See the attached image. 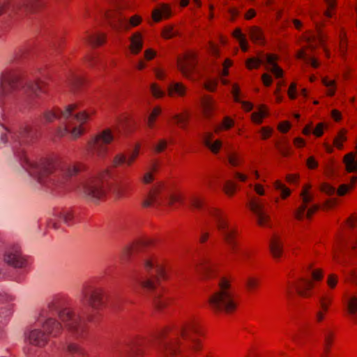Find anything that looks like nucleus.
Instances as JSON below:
<instances>
[{"instance_id":"63","label":"nucleus","mask_w":357,"mask_h":357,"mask_svg":"<svg viewBox=\"0 0 357 357\" xmlns=\"http://www.w3.org/2000/svg\"><path fill=\"white\" fill-rule=\"evenodd\" d=\"M261 78L265 86H269L271 84L272 79L268 74H263Z\"/></svg>"},{"instance_id":"62","label":"nucleus","mask_w":357,"mask_h":357,"mask_svg":"<svg viewBox=\"0 0 357 357\" xmlns=\"http://www.w3.org/2000/svg\"><path fill=\"white\" fill-rule=\"evenodd\" d=\"M324 125L322 123H319L317 126L313 131L314 135L317 137H320L323 134Z\"/></svg>"},{"instance_id":"25","label":"nucleus","mask_w":357,"mask_h":357,"mask_svg":"<svg viewBox=\"0 0 357 357\" xmlns=\"http://www.w3.org/2000/svg\"><path fill=\"white\" fill-rule=\"evenodd\" d=\"M346 304L347 307V312L351 316V319L357 322V296L348 295L346 296Z\"/></svg>"},{"instance_id":"6","label":"nucleus","mask_w":357,"mask_h":357,"mask_svg":"<svg viewBox=\"0 0 357 357\" xmlns=\"http://www.w3.org/2000/svg\"><path fill=\"white\" fill-rule=\"evenodd\" d=\"M144 268L150 273L151 277H147L142 273H137L132 277V285L134 289L138 287L146 291L155 289V284L152 277L163 280L168 278L169 268L163 264L155 261L153 258H146L143 262Z\"/></svg>"},{"instance_id":"4","label":"nucleus","mask_w":357,"mask_h":357,"mask_svg":"<svg viewBox=\"0 0 357 357\" xmlns=\"http://www.w3.org/2000/svg\"><path fill=\"white\" fill-rule=\"evenodd\" d=\"M77 107L76 104L68 105L63 111L59 109L46 111L43 116L48 123L58 119L61 126L57 129L56 133L62 137L70 134L73 138H77L82 135L84 130L82 126L89 119V114L86 112L74 113Z\"/></svg>"},{"instance_id":"48","label":"nucleus","mask_w":357,"mask_h":357,"mask_svg":"<svg viewBox=\"0 0 357 357\" xmlns=\"http://www.w3.org/2000/svg\"><path fill=\"white\" fill-rule=\"evenodd\" d=\"M26 50L24 48H20L16 50L11 56V61H18L24 58L26 55Z\"/></svg>"},{"instance_id":"7","label":"nucleus","mask_w":357,"mask_h":357,"mask_svg":"<svg viewBox=\"0 0 357 357\" xmlns=\"http://www.w3.org/2000/svg\"><path fill=\"white\" fill-rule=\"evenodd\" d=\"M208 305L214 312L230 313L235 310L237 302L227 279L219 280L218 289L208 298Z\"/></svg>"},{"instance_id":"51","label":"nucleus","mask_w":357,"mask_h":357,"mask_svg":"<svg viewBox=\"0 0 357 357\" xmlns=\"http://www.w3.org/2000/svg\"><path fill=\"white\" fill-rule=\"evenodd\" d=\"M233 124L234 122L231 119H229V117H225L224 119L222 126L215 128V132H218L219 130L221 129V128H223L225 129H229L233 126Z\"/></svg>"},{"instance_id":"47","label":"nucleus","mask_w":357,"mask_h":357,"mask_svg":"<svg viewBox=\"0 0 357 357\" xmlns=\"http://www.w3.org/2000/svg\"><path fill=\"white\" fill-rule=\"evenodd\" d=\"M151 91L155 98H162L165 96V92L161 90L156 84L151 85Z\"/></svg>"},{"instance_id":"29","label":"nucleus","mask_w":357,"mask_h":357,"mask_svg":"<svg viewBox=\"0 0 357 357\" xmlns=\"http://www.w3.org/2000/svg\"><path fill=\"white\" fill-rule=\"evenodd\" d=\"M269 248L275 258L280 257L282 252V243L278 236H274L272 237L270 241Z\"/></svg>"},{"instance_id":"37","label":"nucleus","mask_w":357,"mask_h":357,"mask_svg":"<svg viewBox=\"0 0 357 357\" xmlns=\"http://www.w3.org/2000/svg\"><path fill=\"white\" fill-rule=\"evenodd\" d=\"M333 333L329 331H324V353L321 354V357H326V354L329 351V347L332 342Z\"/></svg>"},{"instance_id":"44","label":"nucleus","mask_w":357,"mask_h":357,"mask_svg":"<svg viewBox=\"0 0 357 357\" xmlns=\"http://www.w3.org/2000/svg\"><path fill=\"white\" fill-rule=\"evenodd\" d=\"M245 283L246 287L249 290H252L257 287L259 280L257 278H255L253 277H248L246 278Z\"/></svg>"},{"instance_id":"43","label":"nucleus","mask_w":357,"mask_h":357,"mask_svg":"<svg viewBox=\"0 0 357 357\" xmlns=\"http://www.w3.org/2000/svg\"><path fill=\"white\" fill-rule=\"evenodd\" d=\"M322 83L324 86L328 88L327 94L330 96H333L335 91V82L334 80H328L327 78L324 77L322 79Z\"/></svg>"},{"instance_id":"41","label":"nucleus","mask_w":357,"mask_h":357,"mask_svg":"<svg viewBox=\"0 0 357 357\" xmlns=\"http://www.w3.org/2000/svg\"><path fill=\"white\" fill-rule=\"evenodd\" d=\"M275 188L280 192L282 198H286L290 195V190L280 181H276L274 183Z\"/></svg>"},{"instance_id":"56","label":"nucleus","mask_w":357,"mask_h":357,"mask_svg":"<svg viewBox=\"0 0 357 357\" xmlns=\"http://www.w3.org/2000/svg\"><path fill=\"white\" fill-rule=\"evenodd\" d=\"M325 1L327 5V7H328V10H326L324 13V15L328 17H331V14L329 10L333 9L335 7V0H325Z\"/></svg>"},{"instance_id":"5","label":"nucleus","mask_w":357,"mask_h":357,"mask_svg":"<svg viewBox=\"0 0 357 357\" xmlns=\"http://www.w3.org/2000/svg\"><path fill=\"white\" fill-rule=\"evenodd\" d=\"M190 204L194 208L205 211L206 213L212 216L215 220L217 228L219 230L222 238L229 251L235 254L238 250V243L236 240L237 232L236 229L231 227L227 221L222 216L221 213L216 209L210 207L204 208V202L198 197L190 198Z\"/></svg>"},{"instance_id":"45","label":"nucleus","mask_w":357,"mask_h":357,"mask_svg":"<svg viewBox=\"0 0 357 357\" xmlns=\"http://www.w3.org/2000/svg\"><path fill=\"white\" fill-rule=\"evenodd\" d=\"M227 160L233 167H236L239 164V158L236 153H227Z\"/></svg>"},{"instance_id":"49","label":"nucleus","mask_w":357,"mask_h":357,"mask_svg":"<svg viewBox=\"0 0 357 357\" xmlns=\"http://www.w3.org/2000/svg\"><path fill=\"white\" fill-rule=\"evenodd\" d=\"M346 140V137L344 135V132L343 131H340L337 136L334 139V144L338 149H342V142Z\"/></svg>"},{"instance_id":"50","label":"nucleus","mask_w":357,"mask_h":357,"mask_svg":"<svg viewBox=\"0 0 357 357\" xmlns=\"http://www.w3.org/2000/svg\"><path fill=\"white\" fill-rule=\"evenodd\" d=\"M307 273H309L314 280H320L322 278V271L319 269L312 270L310 267L307 270Z\"/></svg>"},{"instance_id":"52","label":"nucleus","mask_w":357,"mask_h":357,"mask_svg":"<svg viewBox=\"0 0 357 357\" xmlns=\"http://www.w3.org/2000/svg\"><path fill=\"white\" fill-rule=\"evenodd\" d=\"M10 310L6 309L5 312L2 311L0 312V324L6 325L8 323V317L10 315Z\"/></svg>"},{"instance_id":"23","label":"nucleus","mask_w":357,"mask_h":357,"mask_svg":"<svg viewBox=\"0 0 357 357\" xmlns=\"http://www.w3.org/2000/svg\"><path fill=\"white\" fill-rule=\"evenodd\" d=\"M294 287L297 293L301 296H307V290L313 287V283L307 276L301 278L295 284Z\"/></svg>"},{"instance_id":"27","label":"nucleus","mask_w":357,"mask_h":357,"mask_svg":"<svg viewBox=\"0 0 357 357\" xmlns=\"http://www.w3.org/2000/svg\"><path fill=\"white\" fill-rule=\"evenodd\" d=\"M320 307L322 310H319L316 312L315 317L318 322L323 321L324 318V312H327L328 305L331 303L332 298L328 296H321L319 298Z\"/></svg>"},{"instance_id":"2","label":"nucleus","mask_w":357,"mask_h":357,"mask_svg":"<svg viewBox=\"0 0 357 357\" xmlns=\"http://www.w3.org/2000/svg\"><path fill=\"white\" fill-rule=\"evenodd\" d=\"M104 292L101 288L86 286L82 289L79 301L81 307L77 311L67 307L68 298L63 294H56L48 297L40 316L46 317L57 314L68 332L63 351L72 357L84 355L83 348L75 342L84 337L86 322L92 321L95 313L102 306Z\"/></svg>"},{"instance_id":"19","label":"nucleus","mask_w":357,"mask_h":357,"mask_svg":"<svg viewBox=\"0 0 357 357\" xmlns=\"http://www.w3.org/2000/svg\"><path fill=\"white\" fill-rule=\"evenodd\" d=\"M248 205L255 215L258 225L262 227L268 225L270 217L265 211L264 204L259 199H252Z\"/></svg>"},{"instance_id":"64","label":"nucleus","mask_w":357,"mask_h":357,"mask_svg":"<svg viewBox=\"0 0 357 357\" xmlns=\"http://www.w3.org/2000/svg\"><path fill=\"white\" fill-rule=\"evenodd\" d=\"M233 36L234 38H236L237 40H238L239 41L241 40H243L245 39V36L244 35L241 33V31L240 29H236L234 33H233Z\"/></svg>"},{"instance_id":"32","label":"nucleus","mask_w":357,"mask_h":357,"mask_svg":"<svg viewBox=\"0 0 357 357\" xmlns=\"http://www.w3.org/2000/svg\"><path fill=\"white\" fill-rule=\"evenodd\" d=\"M130 50L133 54H138L142 48L143 41L142 35L135 33L130 38Z\"/></svg>"},{"instance_id":"12","label":"nucleus","mask_w":357,"mask_h":357,"mask_svg":"<svg viewBox=\"0 0 357 357\" xmlns=\"http://www.w3.org/2000/svg\"><path fill=\"white\" fill-rule=\"evenodd\" d=\"M277 56L273 54H267L263 56L261 58L251 57L246 60V67L251 70L253 68H258L259 66L266 62L267 66L266 69L270 70L276 78H280L283 75V71L277 63Z\"/></svg>"},{"instance_id":"21","label":"nucleus","mask_w":357,"mask_h":357,"mask_svg":"<svg viewBox=\"0 0 357 357\" xmlns=\"http://www.w3.org/2000/svg\"><path fill=\"white\" fill-rule=\"evenodd\" d=\"M54 218L51 219V222L54 228H57V222H63L68 226H72L76 222V215L73 210L70 208H64L56 210L53 214Z\"/></svg>"},{"instance_id":"42","label":"nucleus","mask_w":357,"mask_h":357,"mask_svg":"<svg viewBox=\"0 0 357 357\" xmlns=\"http://www.w3.org/2000/svg\"><path fill=\"white\" fill-rule=\"evenodd\" d=\"M236 189V185L231 181H226L223 185V190L225 192L229 195L232 196Z\"/></svg>"},{"instance_id":"28","label":"nucleus","mask_w":357,"mask_h":357,"mask_svg":"<svg viewBox=\"0 0 357 357\" xmlns=\"http://www.w3.org/2000/svg\"><path fill=\"white\" fill-rule=\"evenodd\" d=\"M171 15L170 8L165 4H162L160 7L153 10L152 17L155 22H159L162 17L168 18Z\"/></svg>"},{"instance_id":"53","label":"nucleus","mask_w":357,"mask_h":357,"mask_svg":"<svg viewBox=\"0 0 357 357\" xmlns=\"http://www.w3.org/2000/svg\"><path fill=\"white\" fill-rule=\"evenodd\" d=\"M167 145V142L165 139H160L159 142L155 145L154 151L157 153H160L165 149Z\"/></svg>"},{"instance_id":"20","label":"nucleus","mask_w":357,"mask_h":357,"mask_svg":"<svg viewBox=\"0 0 357 357\" xmlns=\"http://www.w3.org/2000/svg\"><path fill=\"white\" fill-rule=\"evenodd\" d=\"M24 336L27 342L38 347H45L49 341L47 335L38 328L29 329L25 333Z\"/></svg>"},{"instance_id":"24","label":"nucleus","mask_w":357,"mask_h":357,"mask_svg":"<svg viewBox=\"0 0 357 357\" xmlns=\"http://www.w3.org/2000/svg\"><path fill=\"white\" fill-rule=\"evenodd\" d=\"M139 153V146H137L133 152L130 154V155L127 158L126 155L123 154H119L115 156L113 160V165L114 166L120 165L123 163H126L128 165H131L135 158L137 157Z\"/></svg>"},{"instance_id":"16","label":"nucleus","mask_w":357,"mask_h":357,"mask_svg":"<svg viewBox=\"0 0 357 357\" xmlns=\"http://www.w3.org/2000/svg\"><path fill=\"white\" fill-rule=\"evenodd\" d=\"M197 63L196 55L193 52L186 53L177 61L178 70L187 78H190L192 73L195 70Z\"/></svg>"},{"instance_id":"22","label":"nucleus","mask_w":357,"mask_h":357,"mask_svg":"<svg viewBox=\"0 0 357 357\" xmlns=\"http://www.w3.org/2000/svg\"><path fill=\"white\" fill-rule=\"evenodd\" d=\"M356 181L357 178L356 176H352L351 178V185L342 184L340 186L337 190H336L335 188L327 183H324L321 185V190L322 192L328 195H333L335 193H337L338 195L342 196L352 188L353 185L356 182Z\"/></svg>"},{"instance_id":"13","label":"nucleus","mask_w":357,"mask_h":357,"mask_svg":"<svg viewBox=\"0 0 357 357\" xmlns=\"http://www.w3.org/2000/svg\"><path fill=\"white\" fill-rule=\"evenodd\" d=\"M145 344L146 342L141 340H130L122 344L116 352L120 357H141Z\"/></svg>"},{"instance_id":"18","label":"nucleus","mask_w":357,"mask_h":357,"mask_svg":"<svg viewBox=\"0 0 357 357\" xmlns=\"http://www.w3.org/2000/svg\"><path fill=\"white\" fill-rule=\"evenodd\" d=\"M38 323L49 338L56 337L62 331L61 324L53 317H41L39 315Z\"/></svg>"},{"instance_id":"9","label":"nucleus","mask_w":357,"mask_h":357,"mask_svg":"<svg viewBox=\"0 0 357 357\" xmlns=\"http://www.w3.org/2000/svg\"><path fill=\"white\" fill-rule=\"evenodd\" d=\"M40 6V0H16L0 3V15L7 14L9 16L17 15L20 17L34 11Z\"/></svg>"},{"instance_id":"1","label":"nucleus","mask_w":357,"mask_h":357,"mask_svg":"<svg viewBox=\"0 0 357 357\" xmlns=\"http://www.w3.org/2000/svg\"><path fill=\"white\" fill-rule=\"evenodd\" d=\"M45 82L39 79L24 78L12 70L0 73V126L5 132L1 135L3 144L9 143L13 151L12 164L17 169H22L32 177L41 188L54 190L62 186L66 178H70L82 169L79 164L68 165L62 170V177L54 172V164L50 160H31L25 151V146L33 143L38 137L37 132L30 126H21L17 130L6 127L8 114L20 107L26 98L38 96L43 92Z\"/></svg>"},{"instance_id":"8","label":"nucleus","mask_w":357,"mask_h":357,"mask_svg":"<svg viewBox=\"0 0 357 357\" xmlns=\"http://www.w3.org/2000/svg\"><path fill=\"white\" fill-rule=\"evenodd\" d=\"M181 202L179 195L172 194L171 189L162 182L155 183L149 190L143 202L144 207L153 204L162 205L172 204L174 202Z\"/></svg>"},{"instance_id":"46","label":"nucleus","mask_w":357,"mask_h":357,"mask_svg":"<svg viewBox=\"0 0 357 357\" xmlns=\"http://www.w3.org/2000/svg\"><path fill=\"white\" fill-rule=\"evenodd\" d=\"M298 56L300 59H304L307 63H310L313 68H316L319 66V63L316 59L311 58V57L305 56L304 52H301L298 54Z\"/></svg>"},{"instance_id":"54","label":"nucleus","mask_w":357,"mask_h":357,"mask_svg":"<svg viewBox=\"0 0 357 357\" xmlns=\"http://www.w3.org/2000/svg\"><path fill=\"white\" fill-rule=\"evenodd\" d=\"M173 119L176 121V123L179 124L181 128H184L185 124L187 121V117L181 114H176L173 116Z\"/></svg>"},{"instance_id":"38","label":"nucleus","mask_w":357,"mask_h":357,"mask_svg":"<svg viewBox=\"0 0 357 357\" xmlns=\"http://www.w3.org/2000/svg\"><path fill=\"white\" fill-rule=\"evenodd\" d=\"M268 115V112L264 106H260L259 111L252 113V119L256 123L260 124L262 123V118Z\"/></svg>"},{"instance_id":"10","label":"nucleus","mask_w":357,"mask_h":357,"mask_svg":"<svg viewBox=\"0 0 357 357\" xmlns=\"http://www.w3.org/2000/svg\"><path fill=\"white\" fill-rule=\"evenodd\" d=\"M107 175L105 173L101 178H91L82 184V193L88 200L96 203L105 196L104 180Z\"/></svg>"},{"instance_id":"11","label":"nucleus","mask_w":357,"mask_h":357,"mask_svg":"<svg viewBox=\"0 0 357 357\" xmlns=\"http://www.w3.org/2000/svg\"><path fill=\"white\" fill-rule=\"evenodd\" d=\"M113 139L114 136L111 130L109 129L104 130L98 133L89 142V151L99 158H103L108 151V145Z\"/></svg>"},{"instance_id":"31","label":"nucleus","mask_w":357,"mask_h":357,"mask_svg":"<svg viewBox=\"0 0 357 357\" xmlns=\"http://www.w3.org/2000/svg\"><path fill=\"white\" fill-rule=\"evenodd\" d=\"M83 83L84 79L74 73L70 74L66 81L68 86L74 93Z\"/></svg>"},{"instance_id":"34","label":"nucleus","mask_w":357,"mask_h":357,"mask_svg":"<svg viewBox=\"0 0 357 357\" xmlns=\"http://www.w3.org/2000/svg\"><path fill=\"white\" fill-rule=\"evenodd\" d=\"M92 47H96L102 45L105 40V36L103 34H91L89 35L85 39Z\"/></svg>"},{"instance_id":"15","label":"nucleus","mask_w":357,"mask_h":357,"mask_svg":"<svg viewBox=\"0 0 357 357\" xmlns=\"http://www.w3.org/2000/svg\"><path fill=\"white\" fill-rule=\"evenodd\" d=\"M3 261L14 268H24L26 266V258L22 255L20 248L17 245L8 248L3 254Z\"/></svg>"},{"instance_id":"59","label":"nucleus","mask_w":357,"mask_h":357,"mask_svg":"<svg viewBox=\"0 0 357 357\" xmlns=\"http://www.w3.org/2000/svg\"><path fill=\"white\" fill-rule=\"evenodd\" d=\"M296 84L292 83L289 89L288 95L291 99H295L296 97Z\"/></svg>"},{"instance_id":"17","label":"nucleus","mask_w":357,"mask_h":357,"mask_svg":"<svg viewBox=\"0 0 357 357\" xmlns=\"http://www.w3.org/2000/svg\"><path fill=\"white\" fill-rule=\"evenodd\" d=\"M107 17L108 18L110 25L115 29H128L130 26H135L141 22V18L139 16L135 15L128 21L127 19L118 13L112 17V14L108 13Z\"/></svg>"},{"instance_id":"60","label":"nucleus","mask_w":357,"mask_h":357,"mask_svg":"<svg viewBox=\"0 0 357 357\" xmlns=\"http://www.w3.org/2000/svg\"><path fill=\"white\" fill-rule=\"evenodd\" d=\"M307 165L310 169H314L317 167L318 163L314 158V157H310L307 160Z\"/></svg>"},{"instance_id":"58","label":"nucleus","mask_w":357,"mask_h":357,"mask_svg":"<svg viewBox=\"0 0 357 357\" xmlns=\"http://www.w3.org/2000/svg\"><path fill=\"white\" fill-rule=\"evenodd\" d=\"M347 224L351 229H357V217L351 216L347 220Z\"/></svg>"},{"instance_id":"30","label":"nucleus","mask_w":357,"mask_h":357,"mask_svg":"<svg viewBox=\"0 0 357 357\" xmlns=\"http://www.w3.org/2000/svg\"><path fill=\"white\" fill-rule=\"evenodd\" d=\"M167 91L169 96H183L186 92V87L182 83L172 82L168 86Z\"/></svg>"},{"instance_id":"57","label":"nucleus","mask_w":357,"mask_h":357,"mask_svg":"<svg viewBox=\"0 0 357 357\" xmlns=\"http://www.w3.org/2000/svg\"><path fill=\"white\" fill-rule=\"evenodd\" d=\"M337 282V277L334 274H331L327 280L328 285L331 288H334Z\"/></svg>"},{"instance_id":"33","label":"nucleus","mask_w":357,"mask_h":357,"mask_svg":"<svg viewBox=\"0 0 357 357\" xmlns=\"http://www.w3.org/2000/svg\"><path fill=\"white\" fill-rule=\"evenodd\" d=\"M202 105L203 107L204 114L206 117L211 116L212 111L214 109L213 101L208 96H205L202 100Z\"/></svg>"},{"instance_id":"39","label":"nucleus","mask_w":357,"mask_h":357,"mask_svg":"<svg viewBox=\"0 0 357 357\" xmlns=\"http://www.w3.org/2000/svg\"><path fill=\"white\" fill-rule=\"evenodd\" d=\"M250 36L251 39L257 43H263V34L260 29L257 27H252L250 30Z\"/></svg>"},{"instance_id":"35","label":"nucleus","mask_w":357,"mask_h":357,"mask_svg":"<svg viewBox=\"0 0 357 357\" xmlns=\"http://www.w3.org/2000/svg\"><path fill=\"white\" fill-rule=\"evenodd\" d=\"M153 302L157 310H162L167 305L169 300L168 298L161 296L160 294L155 293L153 296Z\"/></svg>"},{"instance_id":"36","label":"nucleus","mask_w":357,"mask_h":357,"mask_svg":"<svg viewBox=\"0 0 357 357\" xmlns=\"http://www.w3.org/2000/svg\"><path fill=\"white\" fill-rule=\"evenodd\" d=\"M197 268L198 271L202 272L207 277H209L211 273L213 271V265L206 259H203L197 265Z\"/></svg>"},{"instance_id":"61","label":"nucleus","mask_w":357,"mask_h":357,"mask_svg":"<svg viewBox=\"0 0 357 357\" xmlns=\"http://www.w3.org/2000/svg\"><path fill=\"white\" fill-rule=\"evenodd\" d=\"M217 86V81L211 80L205 84V88L209 91H213Z\"/></svg>"},{"instance_id":"14","label":"nucleus","mask_w":357,"mask_h":357,"mask_svg":"<svg viewBox=\"0 0 357 357\" xmlns=\"http://www.w3.org/2000/svg\"><path fill=\"white\" fill-rule=\"evenodd\" d=\"M310 187L311 186L310 185H307L301 193L303 204L299 206L295 212V216L298 220H301L304 217L310 218L311 215L319 208L317 205H313L307 209V204L312 200V196L309 194Z\"/></svg>"},{"instance_id":"26","label":"nucleus","mask_w":357,"mask_h":357,"mask_svg":"<svg viewBox=\"0 0 357 357\" xmlns=\"http://www.w3.org/2000/svg\"><path fill=\"white\" fill-rule=\"evenodd\" d=\"M213 137L212 133L206 132L203 137V142L213 153H217L222 147V142L220 140L213 142Z\"/></svg>"},{"instance_id":"55","label":"nucleus","mask_w":357,"mask_h":357,"mask_svg":"<svg viewBox=\"0 0 357 357\" xmlns=\"http://www.w3.org/2000/svg\"><path fill=\"white\" fill-rule=\"evenodd\" d=\"M176 34V32L173 29L172 27H167L162 32V36L165 38H171Z\"/></svg>"},{"instance_id":"3","label":"nucleus","mask_w":357,"mask_h":357,"mask_svg":"<svg viewBox=\"0 0 357 357\" xmlns=\"http://www.w3.org/2000/svg\"><path fill=\"white\" fill-rule=\"evenodd\" d=\"M200 334L199 324L194 319H189L182 324L174 337H165V332H160L156 337L158 350L163 357H176L185 350L197 351L202 344L196 335Z\"/></svg>"},{"instance_id":"40","label":"nucleus","mask_w":357,"mask_h":357,"mask_svg":"<svg viewBox=\"0 0 357 357\" xmlns=\"http://www.w3.org/2000/svg\"><path fill=\"white\" fill-rule=\"evenodd\" d=\"M157 168V165L155 163L151 165L150 171L146 172L142 178V181L144 183L149 184L153 181V172H155Z\"/></svg>"}]
</instances>
